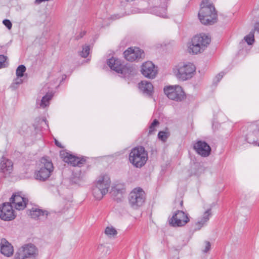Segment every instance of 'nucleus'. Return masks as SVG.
Returning <instances> with one entry per match:
<instances>
[{"label":"nucleus","instance_id":"nucleus-5","mask_svg":"<svg viewBox=\"0 0 259 259\" xmlns=\"http://www.w3.org/2000/svg\"><path fill=\"white\" fill-rule=\"evenodd\" d=\"M148 159L147 153L143 147L134 149L129 155L130 162L137 167H141L146 162Z\"/></svg>","mask_w":259,"mask_h":259},{"label":"nucleus","instance_id":"nucleus-12","mask_svg":"<svg viewBox=\"0 0 259 259\" xmlns=\"http://www.w3.org/2000/svg\"><path fill=\"white\" fill-rule=\"evenodd\" d=\"M145 192L142 189L136 188L131 192L130 202L133 206L138 207L142 206L145 202Z\"/></svg>","mask_w":259,"mask_h":259},{"label":"nucleus","instance_id":"nucleus-10","mask_svg":"<svg viewBox=\"0 0 259 259\" xmlns=\"http://www.w3.org/2000/svg\"><path fill=\"white\" fill-rule=\"evenodd\" d=\"M140 72L145 77L154 79L158 73V67L152 61H147L141 65Z\"/></svg>","mask_w":259,"mask_h":259},{"label":"nucleus","instance_id":"nucleus-25","mask_svg":"<svg viewBox=\"0 0 259 259\" xmlns=\"http://www.w3.org/2000/svg\"><path fill=\"white\" fill-rule=\"evenodd\" d=\"M169 136V133L168 130H164L159 132L158 138L160 140L165 141L168 138Z\"/></svg>","mask_w":259,"mask_h":259},{"label":"nucleus","instance_id":"nucleus-15","mask_svg":"<svg viewBox=\"0 0 259 259\" xmlns=\"http://www.w3.org/2000/svg\"><path fill=\"white\" fill-rule=\"evenodd\" d=\"M10 201L13 204L17 210H23L27 203V200L23 196L19 194L13 195L10 199Z\"/></svg>","mask_w":259,"mask_h":259},{"label":"nucleus","instance_id":"nucleus-32","mask_svg":"<svg viewBox=\"0 0 259 259\" xmlns=\"http://www.w3.org/2000/svg\"><path fill=\"white\" fill-rule=\"evenodd\" d=\"M3 24L10 30L12 28V23L9 20H4L3 21Z\"/></svg>","mask_w":259,"mask_h":259},{"label":"nucleus","instance_id":"nucleus-27","mask_svg":"<svg viewBox=\"0 0 259 259\" xmlns=\"http://www.w3.org/2000/svg\"><path fill=\"white\" fill-rule=\"evenodd\" d=\"M8 57L3 55H0V69L5 67L7 64Z\"/></svg>","mask_w":259,"mask_h":259},{"label":"nucleus","instance_id":"nucleus-18","mask_svg":"<svg viewBox=\"0 0 259 259\" xmlns=\"http://www.w3.org/2000/svg\"><path fill=\"white\" fill-rule=\"evenodd\" d=\"M12 169V162L9 159L3 158L0 163V172L7 175L9 174Z\"/></svg>","mask_w":259,"mask_h":259},{"label":"nucleus","instance_id":"nucleus-2","mask_svg":"<svg viewBox=\"0 0 259 259\" xmlns=\"http://www.w3.org/2000/svg\"><path fill=\"white\" fill-rule=\"evenodd\" d=\"M195 66L190 62H180L172 68V74L179 79L185 80L192 78L195 72Z\"/></svg>","mask_w":259,"mask_h":259},{"label":"nucleus","instance_id":"nucleus-16","mask_svg":"<svg viewBox=\"0 0 259 259\" xmlns=\"http://www.w3.org/2000/svg\"><path fill=\"white\" fill-rule=\"evenodd\" d=\"M196 152L202 156H207L210 154L211 149L205 142L198 141L194 145Z\"/></svg>","mask_w":259,"mask_h":259},{"label":"nucleus","instance_id":"nucleus-29","mask_svg":"<svg viewBox=\"0 0 259 259\" xmlns=\"http://www.w3.org/2000/svg\"><path fill=\"white\" fill-rule=\"evenodd\" d=\"M90 47L89 46H85L82 49V51L81 53V56L84 58L87 57L90 53Z\"/></svg>","mask_w":259,"mask_h":259},{"label":"nucleus","instance_id":"nucleus-3","mask_svg":"<svg viewBox=\"0 0 259 259\" xmlns=\"http://www.w3.org/2000/svg\"><path fill=\"white\" fill-rule=\"evenodd\" d=\"M111 185V177L109 174L101 175L97 180L96 185L93 189L94 196L97 199H101L109 191Z\"/></svg>","mask_w":259,"mask_h":259},{"label":"nucleus","instance_id":"nucleus-11","mask_svg":"<svg viewBox=\"0 0 259 259\" xmlns=\"http://www.w3.org/2000/svg\"><path fill=\"white\" fill-rule=\"evenodd\" d=\"M53 169L52 163L50 161L44 160L41 162L39 169L36 172L35 177L39 180H46L50 177Z\"/></svg>","mask_w":259,"mask_h":259},{"label":"nucleus","instance_id":"nucleus-9","mask_svg":"<svg viewBox=\"0 0 259 259\" xmlns=\"http://www.w3.org/2000/svg\"><path fill=\"white\" fill-rule=\"evenodd\" d=\"M38 250L32 244H28L21 247L15 254L16 259L34 258L37 256Z\"/></svg>","mask_w":259,"mask_h":259},{"label":"nucleus","instance_id":"nucleus-6","mask_svg":"<svg viewBox=\"0 0 259 259\" xmlns=\"http://www.w3.org/2000/svg\"><path fill=\"white\" fill-rule=\"evenodd\" d=\"M190 221L188 213L182 210H177L169 219L168 224L173 227H183L189 223Z\"/></svg>","mask_w":259,"mask_h":259},{"label":"nucleus","instance_id":"nucleus-31","mask_svg":"<svg viewBox=\"0 0 259 259\" xmlns=\"http://www.w3.org/2000/svg\"><path fill=\"white\" fill-rule=\"evenodd\" d=\"M210 244L209 242L205 241L203 243V248L204 251H207L210 249Z\"/></svg>","mask_w":259,"mask_h":259},{"label":"nucleus","instance_id":"nucleus-26","mask_svg":"<svg viewBox=\"0 0 259 259\" xmlns=\"http://www.w3.org/2000/svg\"><path fill=\"white\" fill-rule=\"evenodd\" d=\"M158 125V122L156 120H154L149 127V133L150 134L154 133L157 130Z\"/></svg>","mask_w":259,"mask_h":259},{"label":"nucleus","instance_id":"nucleus-30","mask_svg":"<svg viewBox=\"0 0 259 259\" xmlns=\"http://www.w3.org/2000/svg\"><path fill=\"white\" fill-rule=\"evenodd\" d=\"M245 40L247 42L248 44L251 45L253 42L254 38H253V35L252 34H248L246 37H245Z\"/></svg>","mask_w":259,"mask_h":259},{"label":"nucleus","instance_id":"nucleus-24","mask_svg":"<svg viewBox=\"0 0 259 259\" xmlns=\"http://www.w3.org/2000/svg\"><path fill=\"white\" fill-rule=\"evenodd\" d=\"M212 215V211L211 208H208L206 210L202 215L201 222L204 224L206 223Z\"/></svg>","mask_w":259,"mask_h":259},{"label":"nucleus","instance_id":"nucleus-33","mask_svg":"<svg viewBox=\"0 0 259 259\" xmlns=\"http://www.w3.org/2000/svg\"><path fill=\"white\" fill-rule=\"evenodd\" d=\"M56 144L58 146H59V147H62V144H61V143H60V142H58V141H56Z\"/></svg>","mask_w":259,"mask_h":259},{"label":"nucleus","instance_id":"nucleus-14","mask_svg":"<svg viewBox=\"0 0 259 259\" xmlns=\"http://www.w3.org/2000/svg\"><path fill=\"white\" fill-rule=\"evenodd\" d=\"M107 63L111 69L118 73H124L129 70V66L127 63L115 57L110 58L107 60Z\"/></svg>","mask_w":259,"mask_h":259},{"label":"nucleus","instance_id":"nucleus-1","mask_svg":"<svg viewBox=\"0 0 259 259\" xmlns=\"http://www.w3.org/2000/svg\"><path fill=\"white\" fill-rule=\"evenodd\" d=\"M210 41L208 36L205 34L197 35L185 45L184 49L190 54H197L202 52Z\"/></svg>","mask_w":259,"mask_h":259},{"label":"nucleus","instance_id":"nucleus-28","mask_svg":"<svg viewBox=\"0 0 259 259\" xmlns=\"http://www.w3.org/2000/svg\"><path fill=\"white\" fill-rule=\"evenodd\" d=\"M52 95L51 94H47L43 97L41 100V104L44 106H46L49 100L52 98Z\"/></svg>","mask_w":259,"mask_h":259},{"label":"nucleus","instance_id":"nucleus-8","mask_svg":"<svg viewBox=\"0 0 259 259\" xmlns=\"http://www.w3.org/2000/svg\"><path fill=\"white\" fill-rule=\"evenodd\" d=\"M164 95L169 99L182 101L186 98V94L183 88L178 85L165 86L163 89Z\"/></svg>","mask_w":259,"mask_h":259},{"label":"nucleus","instance_id":"nucleus-23","mask_svg":"<svg viewBox=\"0 0 259 259\" xmlns=\"http://www.w3.org/2000/svg\"><path fill=\"white\" fill-rule=\"evenodd\" d=\"M104 233L109 239H114L118 235L117 229L112 225L106 226L104 229Z\"/></svg>","mask_w":259,"mask_h":259},{"label":"nucleus","instance_id":"nucleus-7","mask_svg":"<svg viewBox=\"0 0 259 259\" xmlns=\"http://www.w3.org/2000/svg\"><path fill=\"white\" fill-rule=\"evenodd\" d=\"M123 58L127 62H138L144 58L145 53L143 50L137 46L127 48L122 53Z\"/></svg>","mask_w":259,"mask_h":259},{"label":"nucleus","instance_id":"nucleus-19","mask_svg":"<svg viewBox=\"0 0 259 259\" xmlns=\"http://www.w3.org/2000/svg\"><path fill=\"white\" fill-rule=\"evenodd\" d=\"M60 155L61 158L65 162L70 163L73 165H77L79 162L78 158L72 156V155L64 151H61Z\"/></svg>","mask_w":259,"mask_h":259},{"label":"nucleus","instance_id":"nucleus-20","mask_svg":"<svg viewBox=\"0 0 259 259\" xmlns=\"http://www.w3.org/2000/svg\"><path fill=\"white\" fill-rule=\"evenodd\" d=\"M139 90L143 93L150 94L153 91V86L151 82L147 80H142L138 84Z\"/></svg>","mask_w":259,"mask_h":259},{"label":"nucleus","instance_id":"nucleus-21","mask_svg":"<svg viewBox=\"0 0 259 259\" xmlns=\"http://www.w3.org/2000/svg\"><path fill=\"white\" fill-rule=\"evenodd\" d=\"M26 67L25 66L21 65L19 66L16 71V78L14 80V83L16 84L22 83L23 80L22 78L24 75L26 71Z\"/></svg>","mask_w":259,"mask_h":259},{"label":"nucleus","instance_id":"nucleus-17","mask_svg":"<svg viewBox=\"0 0 259 259\" xmlns=\"http://www.w3.org/2000/svg\"><path fill=\"white\" fill-rule=\"evenodd\" d=\"M13 246L5 239H2L0 242V252L6 257H11L14 254Z\"/></svg>","mask_w":259,"mask_h":259},{"label":"nucleus","instance_id":"nucleus-4","mask_svg":"<svg viewBox=\"0 0 259 259\" xmlns=\"http://www.w3.org/2000/svg\"><path fill=\"white\" fill-rule=\"evenodd\" d=\"M198 17L202 23L213 24L217 21V14L214 6L209 5L202 7L199 12Z\"/></svg>","mask_w":259,"mask_h":259},{"label":"nucleus","instance_id":"nucleus-13","mask_svg":"<svg viewBox=\"0 0 259 259\" xmlns=\"http://www.w3.org/2000/svg\"><path fill=\"white\" fill-rule=\"evenodd\" d=\"M16 217L15 210L10 202H5L0 205V219L5 221L13 220Z\"/></svg>","mask_w":259,"mask_h":259},{"label":"nucleus","instance_id":"nucleus-22","mask_svg":"<svg viewBox=\"0 0 259 259\" xmlns=\"http://www.w3.org/2000/svg\"><path fill=\"white\" fill-rule=\"evenodd\" d=\"M29 214L33 218L41 219L47 217L48 214V212L37 208H32L30 210Z\"/></svg>","mask_w":259,"mask_h":259}]
</instances>
